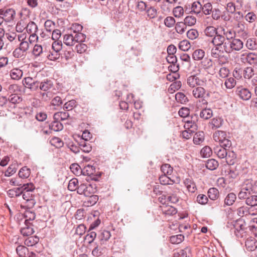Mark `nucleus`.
<instances>
[{
	"label": "nucleus",
	"instance_id": "nucleus-30",
	"mask_svg": "<svg viewBox=\"0 0 257 257\" xmlns=\"http://www.w3.org/2000/svg\"><path fill=\"white\" fill-rule=\"evenodd\" d=\"M205 35L209 37H214L217 34V29L213 26H208L204 30Z\"/></svg>",
	"mask_w": 257,
	"mask_h": 257
},
{
	"label": "nucleus",
	"instance_id": "nucleus-54",
	"mask_svg": "<svg viewBox=\"0 0 257 257\" xmlns=\"http://www.w3.org/2000/svg\"><path fill=\"white\" fill-rule=\"evenodd\" d=\"M165 199L172 203H176L178 202L179 198L175 193H170L167 196H164Z\"/></svg>",
	"mask_w": 257,
	"mask_h": 257
},
{
	"label": "nucleus",
	"instance_id": "nucleus-61",
	"mask_svg": "<svg viewBox=\"0 0 257 257\" xmlns=\"http://www.w3.org/2000/svg\"><path fill=\"white\" fill-rule=\"evenodd\" d=\"M176 23L175 19L172 17H167L164 20L165 25L168 28L173 27Z\"/></svg>",
	"mask_w": 257,
	"mask_h": 257
},
{
	"label": "nucleus",
	"instance_id": "nucleus-44",
	"mask_svg": "<svg viewBox=\"0 0 257 257\" xmlns=\"http://www.w3.org/2000/svg\"><path fill=\"white\" fill-rule=\"evenodd\" d=\"M184 236L182 234H178L170 237V241L172 243L178 244L184 240Z\"/></svg>",
	"mask_w": 257,
	"mask_h": 257
},
{
	"label": "nucleus",
	"instance_id": "nucleus-14",
	"mask_svg": "<svg viewBox=\"0 0 257 257\" xmlns=\"http://www.w3.org/2000/svg\"><path fill=\"white\" fill-rule=\"evenodd\" d=\"M236 196L234 193H229L225 197L224 201V207L231 206L235 202Z\"/></svg>",
	"mask_w": 257,
	"mask_h": 257
},
{
	"label": "nucleus",
	"instance_id": "nucleus-55",
	"mask_svg": "<svg viewBox=\"0 0 257 257\" xmlns=\"http://www.w3.org/2000/svg\"><path fill=\"white\" fill-rule=\"evenodd\" d=\"M181 87V82L180 81H177L173 82L170 86L168 91L170 93H173L176 90H178Z\"/></svg>",
	"mask_w": 257,
	"mask_h": 257
},
{
	"label": "nucleus",
	"instance_id": "nucleus-12",
	"mask_svg": "<svg viewBox=\"0 0 257 257\" xmlns=\"http://www.w3.org/2000/svg\"><path fill=\"white\" fill-rule=\"evenodd\" d=\"M214 152L220 159H224L227 155V150L226 148L217 146L213 149Z\"/></svg>",
	"mask_w": 257,
	"mask_h": 257
},
{
	"label": "nucleus",
	"instance_id": "nucleus-6",
	"mask_svg": "<svg viewBox=\"0 0 257 257\" xmlns=\"http://www.w3.org/2000/svg\"><path fill=\"white\" fill-rule=\"evenodd\" d=\"M241 59L242 60V62H246L250 65L257 64V54L255 53L243 54L241 55Z\"/></svg>",
	"mask_w": 257,
	"mask_h": 257
},
{
	"label": "nucleus",
	"instance_id": "nucleus-23",
	"mask_svg": "<svg viewBox=\"0 0 257 257\" xmlns=\"http://www.w3.org/2000/svg\"><path fill=\"white\" fill-rule=\"evenodd\" d=\"M24 217L26 218L25 223H31V221L34 220L36 218L35 213L30 210H26L24 213Z\"/></svg>",
	"mask_w": 257,
	"mask_h": 257
},
{
	"label": "nucleus",
	"instance_id": "nucleus-39",
	"mask_svg": "<svg viewBox=\"0 0 257 257\" xmlns=\"http://www.w3.org/2000/svg\"><path fill=\"white\" fill-rule=\"evenodd\" d=\"M16 252L19 257H26V252H28V249L23 245H19L16 248Z\"/></svg>",
	"mask_w": 257,
	"mask_h": 257
},
{
	"label": "nucleus",
	"instance_id": "nucleus-13",
	"mask_svg": "<svg viewBox=\"0 0 257 257\" xmlns=\"http://www.w3.org/2000/svg\"><path fill=\"white\" fill-rule=\"evenodd\" d=\"M235 33L238 34V36L242 38H246L247 36V33L245 30V27L241 23H238L237 26L235 28Z\"/></svg>",
	"mask_w": 257,
	"mask_h": 257
},
{
	"label": "nucleus",
	"instance_id": "nucleus-58",
	"mask_svg": "<svg viewBox=\"0 0 257 257\" xmlns=\"http://www.w3.org/2000/svg\"><path fill=\"white\" fill-rule=\"evenodd\" d=\"M245 201L247 205L252 207L257 203L256 196L255 195L247 196Z\"/></svg>",
	"mask_w": 257,
	"mask_h": 257
},
{
	"label": "nucleus",
	"instance_id": "nucleus-53",
	"mask_svg": "<svg viewBox=\"0 0 257 257\" xmlns=\"http://www.w3.org/2000/svg\"><path fill=\"white\" fill-rule=\"evenodd\" d=\"M76 105V101L72 99L66 102L63 105V109L66 110H71Z\"/></svg>",
	"mask_w": 257,
	"mask_h": 257
},
{
	"label": "nucleus",
	"instance_id": "nucleus-35",
	"mask_svg": "<svg viewBox=\"0 0 257 257\" xmlns=\"http://www.w3.org/2000/svg\"><path fill=\"white\" fill-rule=\"evenodd\" d=\"M63 42L67 46H72L75 44L73 34L65 35L63 37Z\"/></svg>",
	"mask_w": 257,
	"mask_h": 257
},
{
	"label": "nucleus",
	"instance_id": "nucleus-47",
	"mask_svg": "<svg viewBox=\"0 0 257 257\" xmlns=\"http://www.w3.org/2000/svg\"><path fill=\"white\" fill-rule=\"evenodd\" d=\"M73 37H74L75 43L76 42L80 43H82V42L84 41L85 38H86V36L81 33H77L76 32H74Z\"/></svg>",
	"mask_w": 257,
	"mask_h": 257
},
{
	"label": "nucleus",
	"instance_id": "nucleus-5",
	"mask_svg": "<svg viewBox=\"0 0 257 257\" xmlns=\"http://www.w3.org/2000/svg\"><path fill=\"white\" fill-rule=\"evenodd\" d=\"M236 93L241 99L244 100H249L251 96V94L249 90L242 86L237 87Z\"/></svg>",
	"mask_w": 257,
	"mask_h": 257
},
{
	"label": "nucleus",
	"instance_id": "nucleus-31",
	"mask_svg": "<svg viewBox=\"0 0 257 257\" xmlns=\"http://www.w3.org/2000/svg\"><path fill=\"white\" fill-rule=\"evenodd\" d=\"M25 28L29 34H34L36 33L38 30V27L34 22H30L25 27Z\"/></svg>",
	"mask_w": 257,
	"mask_h": 257
},
{
	"label": "nucleus",
	"instance_id": "nucleus-36",
	"mask_svg": "<svg viewBox=\"0 0 257 257\" xmlns=\"http://www.w3.org/2000/svg\"><path fill=\"white\" fill-rule=\"evenodd\" d=\"M218 166V162L213 159L208 160L206 163V168L210 170L216 169Z\"/></svg>",
	"mask_w": 257,
	"mask_h": 257
},
{
	"label": "nucleus",
	"instance_id": "nucleus-41",
	"mask_svg": "<svg viewBox=\"0 0 257 257\" xmlns=\"http://www.w3.org/2000/svg\"><path fill=\"white\" fill-rule=\"evenodd\" d=\"M78 181L76 178H73L70 180L68 185V189L71 191H77Z\"/></svg>",
	"mask_w": 257,
	"mask_h": 257
},
{
	"label": "nucleus",
	"instance_id": "nucleus-45",
	"mask_svg": "<svg viewBox=\"0 0 257 257\" xmlns=\"http://www.w3.org/2000/svg\"><path fill=\"white\" fill-rule=\"evenodd\" d=\"M111 236L110 233L109 231L103 230L98 236L100 240L103 243L104 241H107Z\"/></svg>",
	"mask_w": 257,
	"mask_h": 257
},
{
	"label": "nucleus",
	"instance_id": "nucleus-21",
	"mask_svg": "<svg viewBox=\"0 0 257 257\" xmlns=\"http://www.w3.org/2000/svg\"><path fill=\"white\" fill-rule=\"evenodd\" d=\"M244 79H249L254 75V69L251 67H246L242 70Z\"/></svg>",
	"mask_w": 257,
	"mask_h": 257
},
{
	"label": "nucleus",
	"instance_id": "nucleus-18",
	"mask_svg": "<svg viewBox=\"0 0 257 257\" xmlns=\"http://www.w3.org/2000/svg\"><path fill=\"white\" fill-rule=\"evenodd\" d=\"M23 193V189L21 187L10 189L7 193L10 197H15L20 196Z\"/></svg>",
	"mask_w": 257,
	"mask_h": 257
},
{
	"label": "nucleus",
	"instance_id": "nucleus-50",
	"mask_svg": "<svg viewBox=\"0 0 257 257\" xmlns=\"http://www.w3.org/2000/svg\"><path fill=\"white\" fill-rule=\"evenodd\" d=\"M191 12L195 14H199L202 10V5L199 2H195L192 4Z\"/></svg>",
	"mask_w": 257,
	"mask_h": 257
},
{
	"label": "nucleus",
	"instance_id": "nucleus-28",
	"mask_svg": "<svg viewBox=\"0 0 257 257\" xmlns=\"http://www.w3.org/2000/svg\"><path fill=\"white\" fill-rule=\"evenodd\" d=\"M199 115L201 118L208 119L212 116V110L210 108H204L200 111Z\"/></svg>",
	"mask_w": 257,
	"mask_h": 257
},
{
	"label": "nucleus",
	"instance_id": "nucleus-29",
	"mask_svg": "<svg viewBox=\"0 0 257 257\" xmlns=\"http://www.w3.org/2000/svg\"><path fill=\"white\" fill-rule=\"evenodd\" d=\"M222 122L221 118H213L210 122V125L212 129L215 130L222 125Z\"/></svg>",
	"mask_w": 257,
	"mask_h": 257
},
{
	"label": "nucleus",
	"instance_id": "nucleus-17",
	"mask_svg": "<svg viewBox=\"0 0 257 257\" xmlns=\"http://www.w3.org/2000/svg\"><path fill=\"white\" fill-rule=\"evenodd\" d=\"M253 183L251 181H247L245 182L242 188L246 191L248 194H253L257 191V189H255Z\"/></svg>",
	"mask_w": 257,
	"mask_h": 257
},
{
	"label": "nucleus",
	"instance_id": "nucleus-64",
	"mask_svg": "<svg viewBox=\"0 0 257 257\" xmlns=\"http://www.w3.org/2000/svg\"><path fill=\"white\" fill-rule=\"evenodd\" d=\"M185 26L184 22H178L175 27L176 32L179 34H182L185 32Z\"/></svg>",
	"mask_w": 257,
	"mask_h": 257
},
{
	"label": "nucleus",
	"instance_id": "nucleus-37",
	"mask_svg": "<svg viewBox=\"0 0 257 257\" xmlns=\"http://www.w3.org/2000/svg\"><path fill=\"white\" fill-rule=\"evenodd\" d=\"M213 66V62L211 59L205 58L201 62V66L202 68L207 70L211 68Z\"/></svg>",
	"mask_w": 257,
	"mask_h": 257
},
{
	"label": "nucleus",
	"instance_id": "nucleus-9",
	"mask_svg": "<svg viewBox=\"0 0 257 257\" xmlns=\"http://www.w3.org/2000/svg\"><path fill=\"white\" fill-rule=\"evenodd\" d=\"M184 184L188 192L190 193H194L197 190L196 184L192 178H186L184 180Z\"/></svg>",
	"mask_w": 257,
	"mask_h": 257
},
{
	"label": "nucleus",
	"instance_id": "nucleus-63",
	"mask_svg": "<svg viewBox=\"0 0 257 257\" xmlns=\"http://www.w3.org/2000/svg\"><path fill=\"white\" fill-rule=\"evenodd\" d=\"M196 201L200 204L205 205L207 203L208 199L205 195L199 194L197 196Z\"/></svg>",
	"mask_w": 257,
	"mask_h": 257
},
{
	"label": "nucleus",
	"instance_id": "nucleus-62",
	"mask_svg": "<svg viewBox=\"0 0 257 257\" xmlns=\"http://www.w3.org/2000/svg\"><path fill=\"white\" fill-rule=\"evenodd\" d=\"M26 52L22 50L19 47L16 48L13 51V56L17 58H20L25 55Z\"/></svg>",
	"mask_w": 257,
	"mask_h": 257
},
{
	"label": "nucleus",
	"instance_id": "nucleus-40",
	"mask_svg": "<svg viewBox=\"0 0 257 257\" xmlns=\"http://www.w3.org/2000/svg\"><path fill=\"white\" fill-rule=\"evenodd\" d=\"M50 128L54 131H59L63 129V125L59 120H54L50 125Z\"/></svg>",
	"mask_w": 257,
	"mask_h": 257
},
{
	"label": "nucleus",
	"instance_id": "nucleus-7",
	"mask_svg": "<svg viewBox=\"0 0 257 257\" xmlns=\"http://www.w3.org/2000/svg\"><path fill=\"white\" fill-rule=\"evenodd\" d=\"M32 223H25V226L22 227L20 230L21 233L24 236H29L34 233V230Z\"/></svg>",
	"mask_w": 257,
	"mask_h": 257
},
{
	"label": "nucleus",
	"instance_id": "nucleus-34",
	"mask_svg": "<svg viewBox=\"0 0 257 257\" xmlns=\"http://www.w3.org/2000/svg\"><path fill=\"white\" fill-rule=\"evenodd\" d=\"M60 52L58 51H55L54 49H52L46 56L47 58L51 61H55L60 57Z\"/></svg>",
	"mask_w": 257,
	"mask_h": 257
},
{
	"label": "nucleus",
	"instance_id": "nucleus-32",
	"mask_svg": "<svg viewBox=\"0 0 257 257\" xmlns=\"http://www.w3.org/2000/svg\"><path fill=\"white\" fill-rule=\"evenodd\" d=\"M226 136V134L225 132L217 131L214 133L213 137L214 141L220 142L222 139L225 138Z\"/></svg>",
	"mask_w": 257,
	"mask_h": 257
},
{
	"label": "nucleus",
	"instance_id": "nucleus-43",
	"mask_svg": "<svg viewBox=\"0 0 257 257\" xmlns=\"http://www.w3.org/2000/svg\"><path fill=\"white\" fill-rule=\"evenodd\" d=\"M175 99L178 102L185 103L188 101L187 97L182 92H178L175 95Z\"/></svg>",
	"mask_w": 257,
	"mask_h": 257
},
{
	"label": "nucleus",
	"instance_id": "nucleus-11",
	"mask_svg": "<svg viewBox=\"0 0 257 257\" xmlns=\"http://www.w3.org/2000/svg\"><path fill=\"white\" fill-rule=\"evenodd\" d=\"M252 208L253 207L247 206L240 207L237 209V214L241 217L253 214L254 212H252Z\"/></svg>",
	"mask_w": 257,
	"mask_h": 257
},
{
	"label": "nucleus",
	"instance_id": "nucleus-8",
	"mask_svg": "<svg viewBox=\"0 0 257 257\" xmlns=\"http://www.w3.org/2000/svg\"><path fill=\"white\" fill-rule=\"evenodd\" d=\"M53 87V83L51 80L46 79L41 82H39V88L41 91L50 90Z\"/></svg>",
	"mask_w": 257,
	"mask_h": 257
},
{
	"label": "nucleus",
	"instance_id": "nucleus-19",
	"mask_svg": "<svg viewBox=\"0 0 257 257\" xmlns=\"http://www.w3.org/2000/svg\"><path fill=\"white\" fill-rule=\"evenodd\" d=\"M205 51L202 49H197L192 54V58L195 61L202 60L205 56Z\"/></svg>",
	"mask_w": 257,
	"mask_h": 257
},
{
	"label": "nucleus",
	"instance_id": "nucleus-25",
	"mask_svg": "<svg viewBox=\"0 0 257 257\" xmlns=\"http://www.w3.org/2000/svg\"><path fill=\"white\" fill-rule=\"evenodd\" d=\"M204 140V134L203 132H198L194 136L193 142L196 145H200Z\"/></svg>",
	"mask_w": 257,
	"mask_h": 257
},
{
	"label": "nucleus",
	"instance_id": "nucleus-27",
	"mask_svg": "<svg viewBox=\"0 0 257 257\" xmlns=\"http://www.w3.org/2000/svg\"><path fill=\"white\" fill-rule=\"evenodd\" d=\"M3 99L5 100V104H6L9 101L10 103L15 104L19 103L21 100L20 97L16 94H12L9 96L8 100H7L6 97H3Z\"/></svg>",
	"mask_w": 257,
	"mask_h": 257
},
{
	"label": "nucleus",
	"instance_id": "nucleus-52",
	"mask_svg": "<svg viewBox=\"0 0 257 257\" xmlns=\"http://www.w3.org/2000/svg\"><path fill=\"white\" fill-rule=\"evenodd\" d=\"M179 48L183 51H187L190 48V44L188 40H184L179 43Z\"/></svg>",
	"mask_w": 257,
	"mask_h": 257
},
{
	"label": "nucleus",
	"instance_id": "nucleus-3",
	"mask_svg": "<svg viewBox=\"0 0 257 257\" xmlns=\"http://www.w3.org/2000/svg\"><path fill=\"white\" fill-rule=\"evenodd\" d=\"M16 13L13 9H3L0 10V16L6 22L13 21L15 18Z\"/></svg>",
	"mask_w": 257,
	"mask_h": 257
},
{
	"label": "nucleus",
	"instance_id": "nucleus-26",
	"mask_svg": "<svg viewBox=\"0 0 257 257\" xmlns=\"http://www.w3.org/2000/svg\"><path fill=\"white\" fill-rule=\"evenodd\" d=\"M69 117V114L67 112H57L54 113L53 118L54 120H64Z\"/></svg>",
	"mask_w": 257,
	"mask_h": 257
},
{
	"label": "nucleus",
	"instance_id": "nucleus-57",
	"mask_svg": "<svg viewBox=\"0 0 257 257\" xmlns=\"http://www.w3.org/2000/svg\"><path fill=\"white\" fill-rule=\"evenodd\" d=\"M161 170L164 175H171L173 172V168L170 165L165 164L161 166Z\"/></svg>",
	"mask_w": 257,
	"mask_h": 257
},
{
	"label": "nucleus",
	"instance_id": "nucleus-48",
	"mask_svg": "<svg viewBox=\"0 0 257 257\" xmlns=\"http://www.w3.org/2000/svg\"><path fill=\"white\" fill-rule=\"evenodd\" d=\"M184 23L186 26H192L196 23V19L193 16H188L184 19Z\"/></svg>",
	"mask_w": 257,
	"mask_h": 257
},
{
	"label": "nucleus",
	"instance_id": "nucleus-10",
	"mask_svg": "<svg viewBox=\"0 0 257 257\" xmlns=\"http://www.w3.org/2000/svg\"><path fill=\"white\" fill-rule=\"evenodd\" d=\"M201 80L196 75L189 76L187 80V84L192 88H195L197 86L201 85Z\"/></svg>",
	"mask_w": 257,
	"mask_h": 257
},
{
	"label": "nucleus",
	"instance_id": "nucleus-49",
	"mask_svg": "<svg viewBox=\"0 0 257 257\" xmlns=\"http://www.w3.org/2000/svg\"><path fill=\"white\" fill-rule=\"evenodd\" d=\"M88 198L85 203L87 204L88 206H92L96 204L98 200V196L96 195L91 194L90 196H87Z\"/></svg>",
	"mask_w": 257,
	"mask_h": 257
},
{
	"label": "nucleus",
	"instance_id": "nucleus-1",
	"mask_svg": "<svg viewBox=\"0 0 257 257\" xmlns=\"http://www.w3.org/2000/svg\"><path fill=\"white\" fill-rule=\"evenodd\" d=\"M227 44V45L224 46L225 52L227 53H231L234 51H240L243 46V42L236 38L228 41Z\"/></svg>",
	"mask_w": 257,
	"mask_h": 257
},
{
	"label": "nucleus",
	"instance_id": "nucleus-56",
	"mask_svg": "<svg viewBox=\"0 0 257 257\" xmlns=\"http://www.w3.org/2000/svg\"><path fill=\"white\" fill-rule=\"evenodd\" d=\"M70 169L76 176L80 175L82 173L81 169L77 164H72L71 165Z\"/></svg>",
	"mask_w": 257,
	"mask_h": 257
},
{
	"label": "nucleus",
	"instance_id": "nucleus-16",
	"mask_svg": "<svg viewBox=\"0 0 257 257\" xmlns=\"http://www.w3.org/2000/svg\"><path fill=\"white\" fill-rule=\"evenodd\" d=\"M236 158V154L233 151H227L226 157L224 159L228 165H232L235 163Z\"/></svg>",
	"mask_w": 257,
	"mask_h": 257
},
{
	"label": "nucleus",
	"instance_id": "nucleus-24",
	"mask_svg": "<svg viewBox=\"0 0 257 257\" xmlns=\"http://www.w3.org/2000/svg\"><path fill=\"white\" fill-rule=\"evenodd\" d=\"M39 241V237L36 235L29 237L25 240L24 243L28 246H32L37 244Z\"/></svg>",
	"mask_w": 257,
	"mask_h": 257
},
{
	"label": "nucleus",
	"instance_id": "nucleus-42",
	"mask_svg": "<svg viewBox=\"0 0 257 257\" xmlns=\"http://www.w3.org/2000/svg\"><path fill=\"white\" fill-rule=\"evenodd\" d=\"M79 146L82 151L85 153H89L92 150V147L88 142L81 141Z\"/></svg>",
	"mask_w": 257,
	"mask_h": 257
},
{
	"label": "nucleus",
	"instance_id": "nucleus-15",
	"mask_svg": "<svg viewBox=\"0 0 257 257\" xmlns=\"http://www.w3.org/2000/svg\"><path fill=\"white\" fill-rule=\"evenodd\" d=\"M206 93L205 89L202 87H196L192 91L193 95L195 98H203Z\"/></svg>",
	"mask_w": 257,
	"mask_h": 257
},
{
	"label": "nucleus",
	"instance_id": "nucleus-59",
	"mask_svg": "<svg viewBox=\"0 0 257 257\" xmlns=\"http://www.w3.org/2000/svg\"><path fill=\"white\" fill-rule=\"evenodd\" d=\"M200 153L203 158H208L212 154V150L209 147L205 146L202 149Z\"/></svg>",
	"mask_w": 257,
	"mask_h": 257
},
{
	"label": "nucleus",
	"instance_id": "nucleus-33",
	"mask_svg": "<svg viewBox=\"0 0 257 257\" xmlns=\"http://www.w3.org/2000/svg\"><path fill=\"white\" fill-rule=\"evenodd\" d=\"M225 52V49L220 47H214L211 50V55L213 58H217Z\"/></svg>",
	"mask_w": 257,
	"mask_h": 257
},
{
	"label": "nucleus",
	"instance_id": "nucleus-20",
	"mask_svg": "<svg viewBox=\"0 0 257 257\" xmlns=\"http://www.w3.org/2000/svg\"><path fill=\"white\" fill-rule=\"evenodd\" d=\"M23 71L19 68H14L10 72V76L12 79L19 80L23 76Z\"/></svg>",
	"mask_w": 257,
	"mask_h": 257
},
{
	"label": "nucleus",
	"instance_id": "nucleus-60",
	"mask_svg": "<svg viewBox=\"0 0 257 257\" xmlns=\"http://www.w3.org/2000/svg\"><path fill=\"white\" fill-rule=\"evenodd\" d=\"M224 84L227 89H231L235 86L236 81L233 77H229L225 80Z\"/></svg>",
	"mask_w": 257,
	"mask_h": 257
},
{
	"label": "nucleus",
	"instance_id": "nucleus-2",
	"mask_svg": "<svg viewBox=\"0 0 257 257\" xmlns=\"http://www.w3.org/2000/svg\"><path fill=\"white\" fill-rule=\"evenodd\" d=\"M96 191L95 184H81L77 188V193L80 195H84L85 196H90Z\"/></svg>",
	"mask_w": 257,
	"mask_h": 257
},
{
	"label": "nucleus",
	"instance_id": "nucleus-22",
	"mask_svg": "<svg viewBox=\"0 0 257 257\" xmlns=\"http://www.w3.org/2000/svg\"><path fill=\"white\" fill-rule=\"evenodd\" d=\"M208 196L212 200H216L219 197V191L216 188H210L208 191Z\"/></svg>",
	"mask_w": 257,
	"mask_h": 257
},
{
	"label": "nucleus",
	"instance_id": "nucleus-4",
	"mask_svg": "<svg viewBox=\"0 0 257 257\" xmlns=\"http://www.w3.org/2000/svg\"><path fill=\"white\" fill-rule=\"evenodd\" d=\"M211 43L214 47H220L224 49V46L227 45L225 37L218 34L212 38Z\"/></svg>",
	"mask_w": 257,
	"mask_h": 257
},
{
	"label": "nucleus",
	"instance_id": "nucleus-38",
	"mask_svg": "<svg viewBox=\"0 0 257 257\" xmlns=\"http://www.w3.org/2000/svg\"><path fill=\"white\" fill-rule=\"evenodd\" d=\"M30 169L27 167H24L19 172V176L21 178H27L30 175Z\"/></svg>",
	"mask_w": 257,
	"mask_h": 257
},
{
	"label": "nucleus",
	"instance_id": "nucleus-51",
	"mask_svg": "<svg viewBox=\"0 0 257 257\" xmlns=\"http://www.w3.org/2000/svg\"><path fill=\"white\" fill-rule=\"evenodd\" d=\"M159 181L162 185L172 184L174 183L173 180L171 179L167 175H163L159 177Z\"/></svg>",
	"mask_w": 257,
	"mask_h": 257
},
{
	"label": "nucleus",
	"instance_id": "nucleus-46",
	"mask_svg": "<svg viewBox=\"0 0 257 257\" xmlns=\"http://www.w3.org/2000/svg\"><path fill=\"white\" fill-rule=\"evenodd\" d=\"M45 51H43V48L40 45H35L33 48V54L35 56L38 57L43 54Z\"/></svg>",
	"mask_w": 257,
	"mask_h": 257
}]
</instances>
